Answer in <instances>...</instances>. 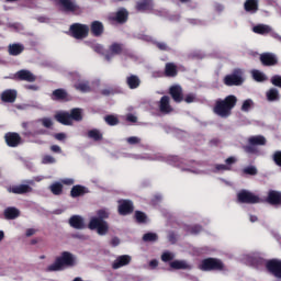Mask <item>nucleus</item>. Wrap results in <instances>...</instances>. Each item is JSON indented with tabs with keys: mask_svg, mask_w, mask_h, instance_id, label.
I'll use <instances>...</instances> for the list:
<instances>
[{
	"mask_svg": "<svg viewBox=\"0 0 281 281\" xmlns=\"http://www.w3.org/2000/svg\"><path fill=\"white\" fill-rule=\"evenodd\" d=\"M78 265V257L70 251H61L52 265L46 268L48 272L65 271V269H74Z\"/></svg>",
	"mask_w": 281,
	"mask_h": 281,
	"instance_id": "1",
	"label": "nucleus"
},
{
	"mask_svg": "<svg viewBox=\"0 0 281 281\" xmlns=\"http://www.w3.org/2000/svg\"><path fill=\"white\" fill-rule=\"evenodd\" d=\"M238 104V98L234 94L227 95L225 99H218L215 101L213 113L218 117H229L232 110Z\"/></svg>",
	"mask_w": 281,
	"mask_h": 281,
	"instance_id": "2",
	"label": "nucleus"
},
{
	"mask_svg": "<svg viewBox=\"0 0 281 281\" xmlns=\"http://www.w3.org/2000/svg\"><path fill=\"white\" fill-rule=\"evenodd\" d=\"M106 218H109V212L104 209L99 210L97 212V217H91L88 224L89 229H97L99 236H106V234H109V223L104 221Z\"/></svg>",
	"mask_w": 281,
	"mask_h": 281,
	"instance_id": "3",
	"label": "nucleus"
},
{
	"mask_svg": "<svg viewBox=\"0 0 281 281\" xmlns=\"http://www.w3.org/2000/svg\"><path fill=\"white\" fill-rule=\"evenodd\" d=\"M200 271H225V263L218 258H205L198 266Z\"/></svg>",
	"mask_w": 281,
	"mask_h": 281,
	"instance_id": "4",
	"label": "nucleus"
},
{
	"mask_svg": "<svg viewBox=\"0 0 281 281\" xmlns=\"http://www.w3.org/2000/svg\"><path fill=\"white\" fill-rule=\"evenodd\" d=\"M70 36L77 41H82L89 36V25L82 23H74L69 27Z\"/></svg>",
	"mask_w": 281,
	"mask_h": 281,
	"instance_id": "5",
	"label": "nucleus"
},
{
	"mask_svg": "<svg viewBox=\"0 0 281 281\" xmlns=\"http://www.w3.org/2000/svg\"><path fill=\"white\" fill-rule=\"evenodd\" d=\"M223 82L226 87H240L245 82L243 70L235 69L231 75L224 77Z\"/></svg>",
	"mask_w": 281,
	"mask_h": 281,
	"instance_id": "6",
	"label": "nucleus"
},
{
	"mask_svg": "<svg viewBox=\"0 0 281 281\" xmlns=\"http://www.w3.org/2000/svg\"><path fill=\"white\" fill-rule=\"evenodd\" d=\"M238 203H246L247 205H256V203H262L260 196L251 193V191L241 190L237 193Z\"/></svg>",
	"mask_w": 281,
	"mask_h": 281,
	"instance_id": "7",
	"label": "nucleus"
},
{
	"mask_svg": "<svg viewBox=\"0 0 281 281\" xmlns=\"http://www.w3.org/2000/svg\"><path fill=\"white\" fill-rule=\"evenodd\" d=\"M26 184H16L8 187L7 192L10 194H30L34 192V189L31 186H34V180H25Z\"/></svg>",
	"mask_w": 281,
	"mask_h": 281,
	"instance_id": "8",
	"label": "nucleus"
},
{
	"mask_svg": "<svg viewBox=\"0 0 281 281\" xmlns=\"http://www.w3.org/2000/svg\"><path fill=\"white\" fill-rule=\"evenodd\" d=\"M56 3L61 12H66V14H78L80 12V7L74 0H56Z\"/></svg>",
	"mask_w": 281,
	"mask_h": 281,
	"instance_id": "9",
	"label": "nucleus"
},
{
	"mask_svg": "<svg viewBox=\"0 0 281 281\" xmlns=\"http://www.w3.org/2000/svg\"><path fill=\"white\" fill-rule=\"evenodd\" d=\"M262 203H268L272 207H281V192L277 190H269Z\"/></svg>",
	"mask_w": 281,
	"mask_h": 281,
	"instance_id": "10",
	"label": "nucleus"
},
{
	"mask_svg": "<svg viewBox=\"0 0 281 281\" xmlns=\"http://www.w3.org/2000/svg\"><path fill=\"white\" fill-rule=\"evenodd\" d=\"M111 23H117L119 25H124L128 21V10L125 8L119 9L113 15L109 16Z\"/></svg>",
	"mask_w": 281,
	"mask_h": 281,
	"instance_id": "11",
	"label": "nucleus"
},
{
	"mask_svg": "<svg viewBox=\"0 0 281 281\" xmlns=\"http://www.w3.org/2000/svg\"><path fill=\"white\" fill-rule=\"evenodd\" d=\"M4 142L9 148H16L18 146H21V135L16 132H8L4 135Z\"/></svg>",
	"mask_w": 281,
	"mask_h": 281,
	"instance_id": "12",
	"label": "nucleus"
},
{
	"mask_svg": "<svg viewBox=\"0 0 281 281\" xmlns=\"http://www.w3.org/2000/svg\"><path fill=\"white\" fill-rule=\"evenodd\" d=\"M135 206L133 205V201L131 200H120L119 201V214L120 216H128V214H133Z\"/></svg>",
	"mask_w": 281,
	"mask_h": 281,
	"instance_id": "13",
	"label": "nucleus"
},
{
	"mask_svg": "<svg viewBox=\"0 0 281 281\" xmlns=\"http://www.w3.org/2000/svg\"><path fill=\"white\" fill-rule=\"evenodd\" d=\"M50 100L54 102H69L71 100V97L69 95V92L63 88L55 89L50 94Z\"/></svg>",
	"mask_w": 281,
	"mask_h": 281,
	"instance_id": "14",
	"label": "nucleus"
},
{
	"mask_svg": "<svg viewBox=\"0 0 281 281\" xmlns=\"http://www.w3.org/2000/svg\"><path fill=\"white\" fill-rule=\"evenodd\" d=\"M169 95L176 104H181L183 102V88L179 85L171 86L169 88Z\"/></svg>",
	"mask_w": 281,
	"mask_h": 281,
	"instance_id": "15",
	"label": "nucleus"
},
{
	"mask_svg": "<svg viewBox=\"0 0 281 281\" xmlns=\"http://www.w3.org/2000/svg\"><path fill=\"white\" fill-rule=\"evenodd\" d=\"M109 52L105 54V59L111 60L114 56L124 54V44L114 42L109 46Z\"/></svg>",
	"mask_w": 281,
	"mask_h": 281,
	"instance_id": "16",
	"label": "nucleus"
},
{
	"mask_svg": "<svg viewBox=\"0 0 281 281\" xmlns=\"http://www.w3.org/2000/svg\"><path fill=\"white\" fill-rule=\"evenodd\" d=\"M259 60L263 67H276L278 65V57L272 53L261 54Z\"/></svg>",
	"mask_w": 281,
	"mask_h": 281,
	"instance_id": "17",
	"label": "nucleus"
},
{
	"mask_svg": "<svg viewBox=\"0 0 281 281\" xmlns=\"http://www.w3.org/2000/svg\"><path fill=\"white\" fill-rule=\"evenodd\" d=\"M266 267L274 278H281V260L271 259L266 263Z\"/></svg>",
	"mask_w": 281,
	"mask_h": 281,
	"instance_id": "18",
	"label": "nucleus"
},
{
	"mask_svg": "<svg viewBox=\"0 0 281 281\" xmlns=\"http://www.w3.org/2000/svg\"><path fill=\"white\" fill-rule=\"evenodd\" d=\"M158 109L160 113H162L164 115H169V113H172L175 109L172 108V105H170V97L168 95L161 97L158 103Z\"/></svg>",
	"mask_w": 281,
	"mask_h": 281,
	"instance_id": "19",
	"label": "nucleus"
},
{
	"mask_svg": "<svg viewBox=\"0 0 281 281\" xmlns=\"http://www.w3.org/2000/svg\"><path fill=\"white\" fill-rule=\"evenodd\" d=\"M15 80L24 81V82H36V77L32 71L27 69L19 70L14 75Z\"/></svg>",
	"mask_w": 281,
	"mask_h": 281,
	"instance_id": "20",
	"label": "nucleus"
},
{
	"mask_svg": "<svg viewBox=\"0 0 281 281\" xmlns=\"http://www.w3.org/2000/svg\"><path fill=\"white\" fill-rule=\"evenodd\" d=\"M90 32L95 38H100L104 34V24L98 20H94L90 24Z\"/></svg>",
	"mask_w": 281,
	"mask_h": 281,
	"instance_id": "21",
	"label": "nucleus"
},
{
	"mask_svg": "<svg viewBox=\"0 0 281 281\" xmlns=\"http://www.w3.org/2000/svg\"><path fill=\"white\" fill-rule=\"evenodd\" d=\"M56 122H59V124H63L64 126H72L74 122L71 121V116L69 112H59L55 114Z\"/></svg>",
	"mask_w": 281,
	"mask_h": 281,
	"instance_id": "22",
	"label": "nucleus"
},
{
	"mask_svg": "<svg viewBox=\"0 0 281 281\" xmlns=\"http://www.w3.org/2000/svg\"><path fill=\"white\" fill-rule=\"evenodd\" d=\"M260 5V0H246L244 2V10L249 14H256L258 12Z\"/></svg>",
	"mask_w": 281,
	"mask_h": 281,
	"instance_id": "23",
	"label": "nucleus"
},
{
	"mask_svg": "<svg viewBox=\"0 0 281 281\" xmlns=\"http://www.w3.org/2000/svg\"><path fill=\"white\" fill-rule=\"evenodd\" d=\"M85 194H89V189L81 184H76L70 190V196L72 199H78V196H85Z\"/></svg>",
	"mask_w": 281,
	"mask_h": 281,
	"instance_id": "24",
	"label": "nucleus"
},
{
	"mask_svg": "<svg viewBox=\"0 0 281 281\" xmlns=\"http://www.w3.org/2000/svg\"><path fill=\"white\" fill-rule=\"evenodd\" d=\"M164 74L166 78H177V76H179V69L175 63H167Z\"/></svg>",
	"mask_w": 281,
	"mask_h": 281,
	"instance_id": "25",
	"label": "nucleus"
},
{
	"mask_svg": "<svg viewBox=\"0 0 281 281\" xmlns=\"http://www.w3.org/2000/svg\"><path fill=\"white\" fill-rule=\"evenodd\" d=\"M125 82L128 89H139L142 85V79H139V76L137 75H130L126 77Z\"/></svg>",
	"mask_w": 281,
	"mask_h": 281,
	"instance_id": "26",
	"label": "nucleus"
},
{
	"mask_svg": "<svg viewBox=\"0 0 281 281\" xmlns=\"http://www.w3.org/2000/svg\"><path fill=\"white\" fill-rule=\"evenodd\" d=\"M69 225L74 229H85V220L80 215H72L69 218Z\"/></svg>",
	"mask_w": 281,
	"mask_h": 281,
	"instance_id": "27",
	"label": "nucleus"
},
{
	"mask_svg": "<svg viewBox=\"0 0 281 281\" xmlns=\"http://www.w3.org/2000/svg\"><path fill=\"white\" fill-rule=\"evenodd\" d=\"M8 52L10 56H21L25 52V46L23 44L14 43L8 46Z\"/></svg>",
	"mask_w": 281,
	"mask_h": 281,
	"instance_id": "28",
	"label": "nucleus"
},
{
	"mask_svg": "<svg viewBox=\"0 0 281 281\" xmlns=\"http://www.w3.org/2000/svg\"><path fill=\"white\" fill-rule=\"evenodd\" d=\"M1 100L2 102H8L12 104L13 102L16 101V90H12V89L4 90L1 93Z\"/></svg>",
	"mask_w": 281,
	"mask_h": 281,
	"instance_id": "29",
	"label": "nucleus"
},
{
	"mask_svg": "<svg viewBox=\"0 0 281 281\" xmlns=\"http://www.w3.org/2000/svg\"><path fill=\"white\" fill-rule=\"evenodd\" d=\"M153 8H155L153 0H142L136 4V10L138 12H150Z\"/></svg>",
	"mask_w": 281,
	"mask_h": 281,
	"instance_id": "30",
	"label": "nucleus"
},
{
	"mask_svg": "<svg viewBox=\"0 0 281 281\" xmlns=\"http://www.w3.org/2000/svg\"><path fill=\"white\" fill-rule=\"evenodd\" d=\"M21 216V211L14 206H9L4 210V218L7 221H14V218H19Z\"/></svg>",
	"mask_w": 281,
	"mask_h": 281,
	"instance_id": "31",
	"label": "nucleus"
},
{
	"mask_svg": "<svg viewBox=\"0 0 281 281\" xmlns=\"http://www.w3.org/2000/svg\"><path fill=\"white\" fill-rule=\"evenodd\" d=\"M131 263V256L122 255L112 265V269H120Z\"/></svg>",
	"mask_w": 281,
	"mask_h": 281,
	"instance_id": "32",
	"label": "nucleus"
},
{
	"mask_svg": "<svg viewBox=\"0 0 281 281\" xmlns=\"http://www.w3.org/2000/svg\"><path fill=\"white\" fill-rule=\"evenodd\" d=\"M252 32L255 34H260L261 36H265L267 34H271V26L267 24H258L252 27Z\"/></svg>",
	"mask_w": 281,
	"mask_h": 281,
	"instance_id": "33",
	"label": "nucleus"
},
{
	"mask_svg": "<svg viewBox=\"0 0 281 281\" xmlns=\"http://www.w3.org/2000/svg\"><path fill=\"white\" fill-rule=\"evenodd\" d=\"M248 143L250 146H267V138L262 135L251 136Z\"/></svg>",
	"mask_w": 281,
	"mask_h": 281,
	"instance_id": "34",
	"label": "nucleus"
},
{
	"mask_svg": "<svg viewBox=\"0 0 281 281\" xmlns=\"http://www.w3.org/2000/svg\"><path fill=\"white\" fill-rule=\"evenodd\" d=\"M69 115L71 122H82V110L80 108L71 109Z\"/></svg>",
	"mask_w": 281,
	"mask_h": 281,
	"instance_id": "35",
	"label": "nucleus"
},
{
	"mask_svg": "<svg viewBox=\"0 0 281 281\" xmlns=\"http://www.w3.org/2000/svg\"><path fill=\"white\" fill-rule=\"evenodd\" d=\"M266 98L269 102H276L280 100V91H278L276 88H271L267 91Z\"/></svg>",
	"mask_w": 281,
	"mask_h": 281,
	"instance_id": "36",
	"label": "nucleus"
},
{
	"mask_svg": "<svg viewBox=\"0 0 281 281\" xmlns=\"http://www.w3.org/2000/svg\"><path fill=\"white\" fill-rule=\"evenodd\" d=\"M171 269H192V266L188 265V262L183 261V260H175L171 261L170 263Z\"/></svg>",
	"mask_w": 281,
	"mask_h": 281,
	"instance_id": "37",
	"label": "nucleus"
},
{
	"mask_svg": "<svg viewBox=\"0 0 281 281\" xmlns=\"http://www.w3.org/2000/svg\"><path fill=\"white\" fill-rule=\"evenodd\" d=\"M88 137L89 139H93V142H102L103 139L102 132H100L98 128L88 131Z\"/></svg>",
	"mask_w": 281,
	"mask_h": 281,
	"instance_id": "38",
	"label": "nucleus"
},
{
	"mask_svg": "<svg viewBox=\"0 0 281 281\" xmlns=\"http://www.w3.org/2000/svg\"><path fill=\"white\" fill-rule=\"evenodd\" d=\"M74 87L77 91H81V93H89V91H91V86H89V81H79L75 83Z\"/></svg>",
	"mask_w": 281,
	"mask_h": 281,
	"instance_id": "39",
	"label": "nucleus"
},
{
	"mask_svg": "<svg viewBox=\"0 0 281 281\" xmlns=\"http://www.w3.org/2000/svg\"><path fill=\"white\" fill-rule=\"evenodd\" d=\"M134 218L139 225L148 223V215L142 211H135Z\"/></svg>",
	"mask_w": 281,
	"mask_h": 281,
	"instance_id": "40",
	"label": "nucleus"
},
{
	"mask_svg": "<svg viewBox=\"0 0 281 281\" xmlns=\"http://www.w3.org/2000/svg\"><path fill=\"white\" fill-rule=\"evenodd\" d=\"M49 190L55 196H60V194H63V183L55 182L49 186Z\"/></svg>",
	"mask_w": 281,
	"mask_h": 281,
	"instance_id": "41",
	"label": "nucleus"
},
{
	"mask_svg": "<svg viewBox=\"0 0 281 281\" xmlns=\"http://www.w3.org/2000/svg\"><path fill=\"white\" fill-rule=\"evenodd\" d=\"M252 78L256 82H267L268 78L267 75H265V72L260 71V70H252Z\"/></svg>",
	"mask_w": 281,
	"mask_h": 281,
	"instance_id": "42",
	"label": "nucleus"
},
{
	"mask_svg": "<svg viewBox=\"0 0 281 281\" xmlns=\"http://www.w3.org/2000/svg\"><path fill=\"white\" fill-rule=\"evenodd\" d=\"M104 122L109 126H117V124H120V119H117V116H115L113 114H108L104 116Z\"/></svg>",
	"mask_w": 281,
	"mask_h": 281,
	"instance_id": "43",
	"label": "nucleus"
},
{
	"mask_svg": "<svg viewBox=\"0 0 281 281\" xmlns=\"http://www.w3.org/2000/svg\"><path fill=\"white\" fill-rule=\"evenodd\" d=\"M144 243H157L159 240V236H157V233H146L143 236Z\"/></svg>",
	"mask_w": 281,
	"mask_h": 281,
	"instance_id": "44",
	"label": "nucleus"
},
{
	"mask_svg": "<svg viewBox=\"0 0 281 281\" xmlns=\"http://www.w3.org/2000/svg\"><path fill=\"white\" fill-rule=\"evenodd\" d=\"M37 122H40L44 128H52V126H54V121H52L50 117L38 119Z\"/></svg>",
	"mask_w": 281,
	"mask_h": 281,
	"instance_id": "45",
	"label": "nucleus"
},
{
	"mask_svg": "<svg viewBox=\"0 0 281 281\" xmlns=\"http://www.w3.org/2000/svg\"><path fill=\"white\" fill-rule=\"evenodd\" d=\"M244 175H249L250 177H256L258 175V169L255 166H248L243 170Z\"/></svg>",
	"mask_w": 281,
	"mask_h": 281,
	"instance_id": "46",
	"label": "nucleus"
},
{
	"mask_svg": "<svg viewBox=\"0 0 281 281\" xmlns=\"http://www.w3.org/2000/svg\"><path fill=\"white\" fill-rule=\"evenodd\" d=\"M251 106H254V101L251 99L245 100L241 105V111L247 113Z\"/></svg>",
	"mask_w": 281,
	"mask_h": 281,
	"instance_id": "47",
	"label": "nucleus"
},
{
	"mask_svg": "<svg viewBox=\"0 0 281 281\" xmlns=\"http://www.w3.org/2000/svg\"><path fill=\"white\" fill-rule=\"evenodd\" d=\"M127 144H130V146H135L137 144L142 143V138L137 137V136H131L126 138Z\"/></svg>",
	"mask_w": 281,
	"mask_h": 281,
	"instance_id": "48",
	"label": "nucleus"
},
{
	"mask_svg": "<svg viewBox=\"0 0 281 281\" xmlns=\"http://www.w3.org/2000/svg\"><path fill=\"white\" fill-rule=\"evenodd\" d=\"M270 82L274 86V87H279V89H281V76L280 75H274L271 77Z\"/></svg>",
	"mask_w": 281,
	"mask_h": 281,
	"instance_id": "49",
	"label": "nucleus"
},
{
	"mask_svg": "<svg viewBox=\"0 0 281 281\" xmlns=\"http://www.w3.org/2000/svg\"><path fill=\"white\" fill-rule=\"evenodd\" d=\"M161 260H162V262H170V261L175 260V255H172V252H164L161 255Z\"/></svg>",
	"mask_w": 281,
	"mask_h": 281,
	"instance_id": "50",
	"label": "nucleus"
},
{
	"mask_svg": "<svg viewBox=\"0 0 281 281\" xmlns=\"http://www.w3.org/2000/svg\"><path fill=\"white\" fill-rule=\"evenodd\" d=\"M183 101L187 102V104H192V102L196 101V94L194 93H189L183 97Z\"/></svg>",
	"mask_w": 281,
	"mask_h": 281,
	"instance_id": "51",
	"label": "nucleus"
},
{
	"mask_svg": "<svg viewBox=\"0 0 281 281\" xmlns=\"http://www.w3.org/2000/svg\"><path fill=\"white\" fill-rule=\"evenodd\" d=\"M155 45L160 52H170V47L164 42H156Z\"/></svg>",
	"mask_w": 281,
	"mask_h": 281,
	"instance_id": "52",
	"label": "nucleus"
},
{
	"mask_svg": "<svg viewBox=\"0 0 281 281\" xmlns=\"http://www.w3.org/2000/svg\"><path fill=\"white\" fill-rule=\"evenodd\" d=\"M272 159L274 164L281 168V150L274 151Z\"/></svg>",
	"mask_w": 281,
	"mask_h": 281,
	"instance_id": "53",
	"label": "nucleus"
},
{
	"mask_svg": "<svg viewBox=\"0 0 281 281\" xmlns=\"http://www.w3.org/2000/svg\"><path fill=\"white\" fill-rule=\"evenodd\" d=\"M42 164H56V158L52 155H45L42 159Z\"/></svg>",
	"mask_w": 281,
	"mask_h": 281,
	"instance_id": "54",
	"label": "nucleus"
},
{
	"mask_svg": "<svg viewBox=\"0 0 281 281\" xmlns=\"http://www.w3.org/2000/svg\"><path fill=\"white\" fill-rule=\"evenodd\" d=\"M191 234H201L203 232V227L201 225H193L190 227Z\"/></svg>",
	"mask_w": 281,
	"mask_h": 281,
	"instance_id": "55",
	"label": "nucleus"
},
{
	"mask_svg": "<svg viewBox=\"0 0 281 281\" xmlns=\"http://www.w3.org/2000/svg\"><path fill=\"white\" fill-rule=\"evenodd\" d=\"M115 90L113 88H106L101 91L102 95H115Z\"/></svg>",
	"mask_w": 281,
	"mask_h": 281,
	"instance_id": "56",
	"label": "nucleus"
},
{
	"mask_svg": "<svg viewBox=\"0 0 281 281\" xmlns=\"http://www.w3.org/2000/svg\"><path fill=\"white\" fill-rule=\"evenodd\" d=\"M54 137L57 139V142H65L67 139L66 133H57L54 135Z\"/></svg>",
	"mask_w": 281,
	"mask_h": 281,
	"instance_id": "57",
	"label": "nucleus"
},
{
	"mask_svg": "<svg viewBox=\"0 0 281 281\" xmlns=\"http://www.w3.org/2000/svg\"><path fill=\"white\" fill-rule=\"evenodd\" d=\"M93 52H95L97 54H104V46H102L101 44H97L93 46Z\"/></svg>",
	"mask_w": 281,
	"mask_h": 281,
	"instance_id": "58",
	"label": "nucleus"
},
{
	"mask_svg": "<svg viewBox=\"0 0 281 281\" xmlns=\"http://www.w3.org/2000/svg\"><path fill=\"white\" fill-rule=\"evenodd\" d=\"M244 150H245V153L254 154V153H256V147L254 145L249 144L244 147Z\"/></svg>",
	"mask_w": 281,
	"mask_h": 281,
	"instance_id": "59",
	"label": "nucleus"
},
{
	"mask_svg": "<svg viewBox=\"0 0 281 281\" xmlns=\"http://www.w3.org/2000/svg\"><path fill=\"white\" fill-rule=\"evenodd\" d=\"M215 170H218V171L232 170V167H229L228 165H216Z\"/></svg>",
	"mask_w": 281,
	"mask_h": 281,
	"instance_id": "60",
	"label": "nucleus"
},
{
	"mask_svg": "<svg viewBox=\"0 0 281 281\" xmlns=\"http://www.w3.org/2000/svg\"><path fill=\"white\" fill-rule=\"evenodd\" d=\"M126 122H131L132 124H135L137 122V116H135L134 114L128 113L126 115Z\"/></svg>",
	"mask_w": 281,
	"mask_h": 281,
	"instance_id": "61",
	"label": "nucleus"
},
{
	"mask_svg": "<svg viewBox=\"0 0 281 281\" xmlns=\"http://www.w3.org/2000/svg\"><path fill=\"white\" fill-rule=\"evenodd\" d=\"M50 151L56 153L57 155H60V153H63V148H60V146H58V145H52Z\"/></svg>",
	"mask_w": 281,
	"mask_h": 281,
	"instance_id": "62",
	"label": "nucleus"
},
{
	"mask_svg": "<svg viewBox=\"0 0 281 281\" xmlns=\"http://www.w3.org/2000/svg\"><path fill=\"white\" fill-rule=\"evenodd\" d=\"M110 245L112 247H117V245H120V238L119 237H113L110 241Z\"/></svg>",
	"mask_w": 281,
	"mask_h": 281,
	"instance_id": "63",
	"label": "nucleus"
},
{
	"mask_svg": "<svg viewBox=\"0 0 281 281\" xmlns=\"http://www.w3.org/2000/svg\"><path fill=\"white\" fill-rule=\"evenodd\" d=\"M235 162H236V159L234 157H228L225 160L226 166H229V168H232L233 164H235Z\"/></svg>",
	"mask_w": 281,
	"mask_h": 281,
	"instance_id": "64",
	"label": "nucleus"
}]
</instances>
